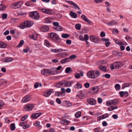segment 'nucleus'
<instances>
[{
	"label": "nucleus",
	"mask_w": 132,
	"mask_h": 132,
	"mask_svg": "<svg viewBox=\"0 0 132 132\" xmlns=\"http://www.w3.org/2000/svg\"><path fill=\"white\" fill-rule=\"evenodd\" d=\"M19 27L21 29H23L25 28L26 27L25 22L21 24L19 26Z\"/></svg>",
	"instance_id": "4c0bfd02"
},
{
	"label": "nucleus",
	"mask_w": 132,
	"mask_h": 132,
	"mask_svg": "<svg viewBox=\"0 0 132 132\" xmlns=\"http://www.w3.org/2000/svg\"><path fill=\"white\" fill-rule=\"evenodd\" d=\"M70 37V35L68 34H63L62 35V37L64 38L69 37Z\"/></svg>",
	"instance_id": "f704fd0d"
},
{
	"label": "nucleus",
	"mask_w": 132,
	"mask_h": 132,
	"mask_svg": "<svg viewBox=\"0 0 132 132\" xmlns=\"http://www.w3.org/2000/svg\"><path fill=\"white\" fill-rule=\"evenodd\" d=\"M89 38V37L87 34H85L84 36V38H83V41L87 40Z\"/></svg>",
	"instance_id": "49530a36"
},
{
	"label": "nucleus",
	"mask_w": 132,
	"mask_h": 132,
	"mask_svg": "<svg viewBox=\"0 0 132 132\" xmlns=\"http://www.w3.org/2000/svg\"><path fill=\"white\" fill-rule=\"evenodd\" d=\"M87 101L89 104L92 105H94L96 104V100L93 98H88Z\"/></svg>",
	"instance_id": "423d86ee"
},
{
	"label": "nucleus",
	"mask_w": 132,
	"mask_h": 132,
	"mask_svg": "<svg viewBox=\"0 0 132 132\" xmlns=\"http://www.w3.org/2000/svg\"><path fill=\"white\" fill-rule=\"evenodd\" d=\"M62 85L64 87H70L72 85L71 82L70 81L66 80H63L62 81Z\"/></svg>",
	"instance_id": "9d476101"
},
{
	"label": "nucleus",
	"mask_w": 132,
	"mask_h": 132,
	"mask_svg": "<svg viewBox=\"0 0 132 132\" xmlns=\"http://www.w3.org/2000/svg\"><path fill=\"white\" fill-rule=\"evenodd\" d=\"M92 91H94L95 92V93H97L99 90V87L97 86L95 87H92L90 88Z\"/></svg>",
	"instance_id": "bb28decb"
},
{
	"label": "nucleus",
	"mask_w": 132,
	"mask_h": 132,
	"mask_svg": "<svg viewBox=\"0 0 132 132\" xmlns=\"http://www.w3.org/2000/svg\"><path fill=\"white\" fill-rule=\"evenodd\" d=\"M7 16V14L4 13L2 14V17L3 19H6Z\"/></svg>",
	"instance_id": "13d9d810"
},
{
	"label": "nucleus",
	"mask_w": 132,
	"mask_h": 132,
	"mask_svg": "<svg viewBox=\"0 0 132 132\" xmlns=\"http://www.w3.org/2000/svg\"><path fill=\"white\" fill-rule=\"evenodd\" d=\"M85 87L87 88H88L90 86V84L88 82H86L84 84Z\"/></svg>",
	"instance_id": "4d7b16f0"
},
{
	"label": "nucleus",
	"mask_w": 132,
	"mask_h": 132,
	"mask_svg": "<svg viewBox=\"0 0 132 132\" xmlns=\"http://www.w3.org/2000/svg\"><path fill=\"white\" fill-rule=\"evenodd\" d=\"M52 89H50L48 91L44 93V96L46 97L49 96L52 93Z\"/></svg>",
	"instance_id": "393cba45"
},
{
	"label": "nucleus",
	"mask_w": 132,
	"mask_h": 132,
	"mask_svg": "<svg viewBox=\"0 0 132 132\" xmlns=\"http://www.w3.org/2000/svg\"><path fill=\"white\" fill-rule=\"evenodd\" d=\"M62 68L61 66H59L58 67H57L56 68H52L51 69H54V70L53 72H54L55 73H56V71H57H57V70H60L61 68Z\"/></svg>",
	"instance_id": "2f4dec72"
},
{
	"label": "nucleus",
	"mask_w": 132,
	"mask_h": 132,
	"mask_svg": "<svg viewBox=\"0 0 132 132\" xmlns=\"http://www.w3.org/2000/svg\"><path fill=\"white\" fill-rule=\"evenodd\" d=\"M70 61V58L69 57H67L62 60L60 61V63L61 64H64Z\"/></svg>",
	"instance_id": "6ab92c4d"
},
{
	"label": "nucleus",
	"mask_w": 132,
	"mask_h": 132,
	"mask_svg": "<svg viewBox=\"0 0 132 132\" xmlns=\"http://www.w3.org/2000/svg\"><path fill=\"white\" fill-rule=\"evenodd\" d=\"M49 28L48 26H44L41 28V31L42 32H47L49 30Z\"/></svg>",
	"instance_id": "5701e85b"
},
{
	"label": "nucleus",
	"mask_w": 132,
	"mask_h": 132,
	"mask_svg": "<svg viewBox=\"0 0 132 132\" xmlns=\"http://www.w3.org/2000/svg\"><path fill=\"white\" fill-rule=\"evenodd\" d=\"M30 37L33 39L36 40L37 39V36L36 35H33L31 36H30Z\"/></svg>",
	"instance_id": "864d4df0"
},
{
	"label": "nucleus",
	"mask_w": 132,
	"mask_h": 132,
	"mask_svg": "<svg viewBox=\"0 0 132 132\" xmlns=\"http://www.w3.org/2000/svg\"><path fill=\"white\" fill-rule=\"evenodd\" d=\"M53 28L58 31H60L62 30V27L59 25L57 26H54L53 27Z\"/></svg>",
	"instance_id": "b1692460"
},
{
	"label": "nucleus",
	"mask_w": 132,
	"mask_h": 132,
	"mask_svg": "<svg viewBox=\"0 0 132 132\" xmlns=\"http://www.w3.org/2000/svg\"><path fill=\"white\" fill-rule=\"evenodd\" d=\"M123 65L122 63L119 62H115L113 63L111 66V70L114 69H118L120 68Z\"/></svg>",
	"instance_id": "7ed1b4c3"
},
{
	"label": "nucleus",
	"mask_w": 132,
	"mask_h": 132,
	"mask_svg": "<svg viewBox=\"0 0 132 132\" xmlns=\"http://www.w3.org/2000/svg\"><path fill=\"white\" fill-rule=\"evenodd\" d=\"M78 95L79 98L80 99L82 98V96L81 92H80L78 94Z\"/></svg>",
	"instance_id": "0e129e2a"
},
{
	"label": "nucleus",
	"mask_w": 132,
	"mask_h": 132,
	"mask_svg": "<svg viewBox=\"0 0 132 132\" xmlns=\"http://www.w3.org/2000/svg\"><path fill=\"white\" fill-rule=\"evenodd\" d=\"M83 20L88 24H90L92 23L91 21L90 20L88 19L87 17L85 15H83Z\"/></svg>",
	"instance_id": "412c9836"
},
{
	"label": "nucleus",
	"mask_w": 132,
	"mask_h": 132,
	"mask_svg": "<svg viewBox=\"0 0 132 132\" xmlns=\"http://www.w3.org/2000/svg\"><path fill=\"white\" fill-rule=\"evenodd\" d=\"M81 114V112L78 111L75 114V117L76 118H78L80 116Z\"/></svg>",
	"instance_id": "ea45409f"
},
{
	"label": "nucleus",
	"mask_w": 132,
	"mask_h": 132,
	"mask_svg": "<svg viewBox=\"0 0 132 132\" xmlns=\"http://www.w3.org/2000/svg\"><path fill=\"white\" fill-rule=\"evenodd\" d=\"M39 10L42 11V12L46 14L50 15L53 14V11L51 10L45 9H39Z\"/></svg>",
	"instance_id": "0eeeda50"
},
{
	"label": "nucleus",
	"mask_w": 132,
	"mask_h": 132,
	"mask_svg": "<svg viewBox=\"0 0 132 132\" xmlns=\"http://www.w3.org/2000/svg\"><path fill=\"white\" fill-rule=\"evenodd\" d=\"M77 57L75 55H71L70 56V57H69L70 58V59H75V58H76ZM71 61V60H70V61Z\"/></svg>",
	"instance_id": "052dcab7"
},
{
	"label": "nucleus",
	"mask_w": 132,
	"mask_h": 132,
	"mask_svg": "<svg viewBox=\"0 0 132 132\" xmlns=\"http://www.w3.org/2000/svg\"><path fill=\"white\" fill-rule=\"evenodd\" d=\"M80 73L81 75L78 73H75V77L77 78H78L80 77L81 76H82V74H81V73Z\"/></svg>",
	"instance_id": "58836bf2"
},
{
	"label": "nucleus",
	"mask_w": 132,
	"mask_h": 132,
	"mask_svg": "<svg viewBox=\"0 0 132 132\" xmlns=\"http://www.w3.org/2000/svg\"><path fill=\"white\" fill-rule=\"evenodd\" d=\"M65 71L67 73H70L72 72L71 68L69 67H68L66 68L65 69Z\"/></svg>",
	"instance_id": "c85d7f7f"
},
{
	"label": "nucleus",
	"mask_w": 132,
	"mask_h": 132,
	"mask_svg": "<svg viewBox=\"0 0 132 132\" xmlns=\"http://www.w3.org/2000/svg\"><path fill=\"white\" fill-rule=\"evenodd\" d=\"M56 73L53 72V71L50 70L49 69H44L42 70L41 71L42 74L46 76H48L50 75H54L55 74H57V72L56 71Z\"/></svg>",
	"instance_id": "f257e3e1"
},
{
	"label": "nucleus",
	"mask_w": 132,
	"mask_h": 132,
	"mask_svg": "<svg viewBox=\"0 0 132 132\" xmlns=\"http://www.w3.org/2000/svg\"><path fill=\"white\" fill-rule=\"evenodd\" d=\"M53 24L54 25V26H57L59 25V24L57 22H54L53 23Z\"/></svg>",
	"instance_id": "774afa93"
},
{
	"label": "nucleus",
	"mask_w": 132,
	"mask_h": 132,
	"mask_svg": "<svg viewBox=\"0 0 132 132\" xmlns=\"http://www.w3.org/2000/svg\"><path fill=\"white\" fill-rule=\"evenodd\" d=\"M68 55V53L67 52H63L60 53L59 54V56L61 57H64L67 56Z\"/></svg>",
	"instance_id": "f3484780"
},
{
	"label": "nucleus",
	"mask_w": 132,
	"mask_h": 132,
	"mask_svg": "<svg viewBox=\"0 0 132 132\" xmlns=\"http://www.w3.org/2000/svg\"><path fill=\"white\" fill-rule=\"evenodd\" d=\"M50 38L54 41L56 43H59L61 41V40L59 36L56 33L51 32L50 34Z\"/></svg>",
	"instance_id": "f03ea898"
},
{
	"label": "nucleus",
	"mask_w": 132,
	"mask_h": 132,
	"mask_svg": "<svg viewBox=\"0 0 132 132\" xmlns=\"http://www.w3.org/2000/svg\"><path fill=\"white\" fill-rule=\"evenodd\" d=\"M33 108V106L31 104H28L24 107V109L27 111L31 110Z\"/></svg>",
	"instance_id": "2eb2a0df"
},
{
	"label": "nucleus",
	"mask_w": 132,
	"mask_h": 132,
	"mask_svg": "<svg viewBox=\"0 0 132 132\" xmlns=\"http://www.w3.org/2000/svg\"><path fill=\"white\" fill-rule=\"evenodd\" d=\"M75 86L78 89L81 88L82 87V85L79 82L77 83L76 85Z\"/></svg>",
	"instance_id": "473e14b6"
},
{
	"label": "nucleus",
	"mask_w": 132,
	"mask_h": 132,
	"mask_svg": "<svg viewBox=\"0 0 132 132\" xmlns=\"http://www.w3.org/2000/svg\"><path fill=\"white\" fill-rule=\"evenodd\" d=\"M32 2L31 1H27L25 3V5L28 6H31Z\"/></svg>",
	"instance_id": "8fccbe9b"
},
{
	"label": "nucleus",
	"mask_w": 132,
	"mask_h": 132,
	"mask_svg": "<svg viewBox=\"0 0 132 132\" xmlns=\"http://www.w3.org/2000/svg\"><path fill=\"white\" fill-rule=\"evenodd\" d=\"M103 119H104L108 117L109 116V114L108 113H106L102 115Z\"/></svg>",
	"instance_id": "5fc2aeb1"
},
{
	"label": "nucleus",
	"mask_w": 132,
	"mask_h": 132,
	"mask_svg": "<svg viewBox=\"0 0 132 132\" xmlns=\"http://www.w3.org/2000/svg\"><path fill=\"white\" fill-rule=\"evenodd\" d=\"M11 128L12 130H14L15 129V124L14 123H12L11 124Z\"/></svg>",
	"instance_id": "3c124183"
},
{
	"label": "nucleus",
	"mask_w": 132,
	"mask_h": 132,
	"mask_svg": "<svg viewBox=\"0 0 132 132\" xmlns=\"http://www.w3.org/2000/svg\"><path fill=\"white\" fill-rule=\"evenodd\" d=\"M70 15L72 18H76L77 17V14L73 11H71L70 13Z\"/></svg>",
	"instance_id": "7c9ffc66"
},
{
	"label": "nucleus",
	"mask_w": 132,
	"mask_h": 132,
	"mask_svg": "<svg viewBox=\"0 0 132 132\" xmlns=\"http://www.w3.org/2000/svg\"><path fill=\"white\" fill-rule=\"evenodd\" d=\"M90 39L91 41L95 43H97L98 42V39L93 36H90Z\"/></svg>",
	"instance_id": "f8f14e48"
},
{
	"label": "nucleus",
	"mask_w": 132,
	"mask_h": 132,
	"mask_svg": "<svg viewBox=\"0 0 132 132\" xmlns=\"http://www.w3.org/2000/svg\"><path fill=\"white\" fill-rule=\"evenodd\" d=\"M29 16L35 20H37L39 18V15L37 12L34 11L31 12L30 13Z\"/></svg>",
	"instance_id": "20e7f679"
},
{
	"label": "nucleus",
	"mask_w": 132,
	"mask_h": 132,
	"mask_svg": "<svg viewBox=\"0 0 132 132\" xmlns=\"http://www.w3.org/2000/svg\"><path fill=\"white\" fill-rule=\"evenodd\" d=\"M41 113H38L33 114L31 116V117L33 119H35L39 117L41 115Z\"/></svg>",
	"instance_id": "aec40b11"
},
{
	"label": "nucleus",
	"mask_w": 132,
	"mask_h": 132,
	"mask_svg": "<svg viewBox=\"0 0 132 132\" xmlns=\"http://www.w3.org/2000/svg\"><path fill=\"white\" fill-rule=\"evenodd\" d=\"M39 86V83L38 82H36L34 85V87L35 88H38Z\"/></svg>",
	"instance_id": "680f3d73"
},
{
	"label": "nucleus",
	"mask_w": 132,
	"mask_h": 132,
	"mask_svg": "<svg viewBox=\"0 0 132 132\" xmlns=\"http://www.w3.org/2000/svg\"><path fill=\"white\" fill-rule=\"evenodd\" d=\"M118 100L117 99H114L110 100L106 102V104L107 106H110L111 105H115L118 102Z\"/></svg>",
	"instance_id": "6e6552de"
},
{
	"label": "nucleus",
	"mask_w": 132,
	"mask_h": 132,
	"mask_svg": "<svg viewBox=\"0 0 132 132\" xmlns=\"http://www.w3.org/2000/svg\"><path fill=\"white\" fill-rule=\"evenodd\" d=\"M4 105V103L3 101H0V109L2 108Z\"/></svg>",
	"instance_id": "bf43d9fd"
},
{
	"label": "nucleus",
	"mask_w": 132,
	"mask_h": 132,
	"mask_svg": "<svg viewBox=\"0 0 132 132\" xmlns=\"http://www.w3.org/2000/svg\"><path fill=\"white\" fill-rule=\"evenodd\" d=\"M93 131L94 132H102L103 130L101 131L100 128H96L93 129Z\"/></svg>",
	"instance_id": "603ef678"
},
{
	"label": "nucleus",
	"mask_w": 132,
	"mask_h": 132,
	"mask_svg": "<svg viewBox=\"0 0 132 132\" xmlns=\"http://www.w3.org/2000/svg\"><path fill=\"white\" fill-rule=\"evenodd\" d=\"M116 24V23H114V22H110L108 23V25L111 26L115 25Z\"/></svg>",
	"instance_id": "e2e57ef3"
},
{
	"label": "nucleus",
	"mask_w": 132,
	"mask_h": 132,
	"mask_svg": "<svg viewBox=\"0 0 132 132\" xmlns=\"http://www.w3.org/2000/svg\"><path fill=\"white\" fill-rule=\"evenodd\" d=\"M116 43L118 45H123V42H120V40L119 39H117L115 40Z\"/></svg>",
	"instance_id": "de8ad7c7"
},
{
	"label": "nucleus",
	"mask_w": 132,
	"mask_h": 132,
	"mask_svg": "<svg viewBox=\"0 0 132 132\" xmlns=\"http://www.w3.org/2000/svg\"><path fill=\"white\" fill-rule=\"evenodd\" d=\"M6 44L3 42H0V48H4L6 47Z\"/></svg>",
	"instance_id": "cd10ccee"
},
{
	"label": "nucleus",
	"mask_w": 132,
	"mask_h": 132,
	"mask_svg": "<svg viewBox=\"0 0 132 132\" xmlns=\"http://www.w3.org/2000/svg\"><path fill=\"white\" fill-rule=\"evenodd\" d=\"M13 59L10 57H5L3 58V61L4 62H12Z\"/></svg>",
	"instance_id": "ddd939ff"
},
{
	"label": "nucleus",
	"mask_w": 132,
	"mask_h": 132,
	"mask_svg": "<svg viewBox=\"0 0 132 132\" xmlns=\"http://www.w3.org/2000/svg\"><path fill=\"white\" fill-rule=\"evenodd\" d=\"M6 8V7L3 4H0V10L3 11Z\"/></svg>",
	"instance_id": "c9c22d12"
},
{
	"label": "nucleus",
	"mask_w": 132,
	"mask_h": 132,
	"mask_svg": "<svg viewBox=\"0 0 132 132\" xmlns=\"http://www.w3.org/2000/svg\"><path fill=\"white\" fill-rule=\"evenodd\" d=\"M6 81L3 79H1L0 80V86L3 84H6Z\"/></svg>",
	"instance_id": "c03bdc74"
},
{
	"label": "nucleus",
	"mask_w": 132,
	"mask_h": 132,
	"mask_svg": "<svg viewBox=\"0 0 132 132\" xmlns=\"http://www.w3.org/2000/svg\"><path fill=\"white\" fill-rule=\"evenodd\" d=\"M24 41L23 40H21L20 42L18 44V45L17 47H20L22 46V45L24 44Z\"/></svg>",
	"instance_id": "a19ab883"
},
{
	"label": "nucleus",
	"mask_w": 132,
	"mask_h": 132,
	"mask_svg": "<svg viewBox=\"0 0 132 132\" xmlns=\"http://www.w3.org/2000/svg\"><path fill=\"white\" fill-rule=\"evenodd\" d=\"M119 93L121 97H123L124 96L127 97L128 95V93L127 92H120Z\"/></svg>",
	"instance_id": "a211bd4d"
},
{
	"label": "nucleus",
	"mask_w": 132,
	"mask_h": 132,
	"mask_svg": "<svg viewBox=\"0 0 132 132\" xmlns=\"http://www.w3.org/2000/svg\"><path fill=\"white\" fill-rule=\"evenodd\" d=\"M24 22L26 27H30L33 24V21H28Z\"/></svg>",
	"instance_id": "4468645a"
},
{
	"label": "nucleus",
	"mask_w": 132,
	"mask_h": 132,
	"mask_svg": "<svg viewBox=\"0 0 132 132\" xmlns=\"http://www.w3.org/2000/svg\"><path fill=\"white\" fill-rule=\"evenodd\" d=\"M99 69L102 71H105L106 70V68L105 66L100 65L99 67Z\"/></svg>",
	"instance_id": "c756f323"
},
{
	"label": "nucleus",
	"mask_w": 132,
	"mask_h": 132,
	"mask_svg": "<svg viewBox=\"0 0 132 132\" xmlns=\"http://www.w3.org/2000/svg\"><path fill=\"white\" fill-rule=\"evenodd\" d=\"M95 78L98 77L100 75V72L98 71H95Z\"/></svg>",
	"instance_id": "e433bc0d"
},
{
	"label": "nucleus",
	"mask_w": 132,
	"mask_h": 132,
	"mask_svg": "<svg viewBox=\"0 0 132 132\" xmlns=\"http://www.w3.org/2000/svg\"><path fill=\"white\" fill-rule=\"evenodd\" d=\"M120 88V85L118 84H117L115 85V88L117 90H119Z\"/></svg>",
	"instance_id": "09e8293b"
},
{
	"label": "nucleus",
	"mask_w": 132,
	"mask_h": 132,
	"mask_svg": "<svg viewBox=\"0 0 132 132\" xmlns=\"http://www.w3.org/2000/svg\"><path fill=\"white\" fill-rule=\"evenodd\" d=\"M44 45L48 46H49L50 45V44L48 42V40H45Z\"/></svg>",
	"instance_id": "37998d69"
},
{
	"label": "nucleus",
	"mask_w": 132,
	"mask_h": 132,
	"mask_svg": "<svg viewBox=\"0 0 132 132\" xmlns=\"http://www.w3.org/2000/svg\"><path fill=\"white\" fill-rule=\"evenodd\" d=\"M81 27V25L80 24H77L75 25V27L76 29L78 30L80 29Z\"/></svg>",
	"instance_id": "a18cd8bd"
},
{
	"label": "nucleus",
	"mask_w": 132,
	"mask_h": 132,
	"mask_svg": "<svg viewBox=\"0 0 132 132\" xmlns=\"http://www.w3.org/2000/svg\"><path fill=\"white\" fill-rule=\"evenodd\" d=\"M102 77H105L106 78H109L110 77V75L108 74H106L105 75H102Z\"/></svg>",
	"instance_id": "6e6d98bb"
},
{
	"label": "nucleus",
	"mask_w": 132,
	"mask_h": 132,
	"mask_svg": "<svg viewBox=\"0 0 132 132\" xmlns=\"http://www.w3.org/2000/svg\"><path fill=\"white\" fill-rule=\"evenodd\" d=\"M60 123L61 124L63 125H67L70 123V122L68 120H63L61 121Z\"/></svg>",
	"instance_id": "a878e982"
},
{
	"label": "nucleus",
	"mask_w": 132,
	"mask_h": 132,
	"mask_svg": "<svg viewBox=\"0 0 132 132\" xmlns=\"http://www.w3.org/2000/svg\"><path fill=\"white\" fill-rule=\"evenodd\" d=\"M118 31L117 29H114L113 30L112 32L113 33H115V34H117L118 33Z\"/></svg>",
	"instance_id": "338daca9"
},
{
	"label": "nucleus",
	"mask_w": 132,
	"mask_h": 132,
	"mask_svg": "<svg viewBox=\"0 0 132 132\" xmlns=\"http://www.w3.org/2000/svg\"><path fill=\"white\" fill-rule=\"evenodd\" d=\"M63 51H67V50H63L61 48H60L57 49H52L51 50V51L52 52L57 53L61 52Z\"/></svg>",
	"instance_id": "dca6fc26"
},
{
	"label": "nucleus",
	"mask_w": 132,
	"mask_h": 132,
	"mask_svg": "<svg viewBox=\"0 0 132 132\" xmlns=\"http://www.w3.org/2000/svg\"><path fill=\"white\" fill-rule=\"evenodd\" d=\"M62 95V93L61 92H56L55 94V95L57 96H61Z\"/></svg>",
	"instance_id": "79ce46f5"
},
{
	"label": "nucleus",
	"mask_w": 132,
	"mask_h": 132,
	"mask_svg": "<svg viewBox=\"0 0 132 132\" xmlns=\"http://www.w3.org/2000/svg\"><path fill=\"white\" fill-rule=\"evenodd\" d=\"M22 4V2H19L13 3L11 5V7L13 9H16L20 7Z\"/></svg>",
	"instance_id": "39448f33"
},
{
	"label": "nucleus",
	"mask_w": 132,
	"mask_h": 132,
	"mask_svg": "<svg viewBox=\"0 0 132 132\" xmlns=\"http://www.w3.org/2000/svg\"><path fill=\"white\" fill-rule=\"evenodd\" d=\"M101 37H103L105 35V34L104 31H102L101 33Z\"/></svg>",
	"instance_id": "69168bd1"
},
{
	"label": "nucleus",
	"mask_w": 132,
	"mask_h": 132,
	"mask_svg": "<svg viewBox=\"0 0 132 132\" xmlns=\"http://www.w3.org/2000/svg\"><path fill=\"white\" fill-rule=\"evenodd\" d=\"M30 96L29 95H27L24 97L22 99V101L23 102H27L30 100Z\"/></svg>",
	"instance_id": "4be33fe9"
},
{
	"label": "nucleus",
	"mask_w": 132,
	"mask_h": 132,
	"mask_svg": "<svg viewBox=\"0 0 132 132\" xmlns=\"http://www.w3.org/2000/svg\"><path fill=\"white\" fill-rule=\"evenodd\" d=\"M20 126H22V128L24 129H26L29 127V125L27 124V122H21L20 124Z\"/></svg>",
	"instance_id": "9b49d317"
},
{
	"label": "nucleus",
	"mask_w": 132,
	"mask_h": 132,
	"mask_svg": "<svg viewBox=\"0 0 132 132\" xmlns=\"http://www.w3.org/2000/svg\"><path fill=\"white\" fill-rule=\"evenodd\" d=\"M95 71H90L88 72L87 74V77L89 78L94 79L95 78Z\"/></svg>",
	"instance_id": "1a4fd4ad"
},
{
	"label": "nucleus",
	"mask_w": 132,
	"mask_h": 132,
	"mask_svg": "<svg viewBox=\"0 0 132 132\" xmlns=\"http://www.w3.org/2000/svg\"><path fill=\"white\" fill-rule=\"evenodd\" d=\"M63 84V82L62 81H60L59 83L56 84V87L57 88H59L61 87V86L62 85H62Z\"/></svg>",
	"instance_id": "72a5a7b5"
}]
</instances>
